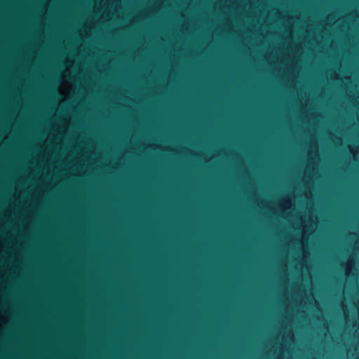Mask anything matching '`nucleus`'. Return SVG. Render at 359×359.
I'll list each match as a JSON object with an SVG mask.
<instances>
[{"instance_id":"2","label":"nucleus","mask_w":359,"mask_h":359,"mask_svg":"<svg viewBox=\"0 0 359 359\" xmlns=\"http://www.w3.org/2000/svg\"><path fill=\"white\" fill-rule=\"evenodd\" d=\"M0 112H210V109H180V78H174V106L170 109H0Z\"/></svg>"},{"instance_id":"1","label":"nucleus","mask_w":359,"mask_h":359,"mask_svg":"<svg viewBox=\"0 0 359 359\" xmlns=\"http://www.w3.org/2000/svg\"><path fill=\"white\" fill-rule=\"evenodd\" d=\"M171 117L174 121V147L180 148V117H210V114H0V117Z\"/></svg>"}]
</instances>
